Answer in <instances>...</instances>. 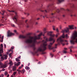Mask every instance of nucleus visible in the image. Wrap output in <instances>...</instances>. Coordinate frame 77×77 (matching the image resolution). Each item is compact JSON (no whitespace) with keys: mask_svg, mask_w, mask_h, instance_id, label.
Listing matches in <instances>:
<instances>
[{"mask_svg":"<svg viewBox=\"0 0 77 77\" xmlns=\"http://www.w3.org/2000/svg\"><path fill=\"white\" fill-rule=\"evenodd\" d=\"M52 32H48V35L49 36H50L51 37L48 39V38H46L45 41L43 40L42 41V42L43 45L42 46H41L39 47L38 50L35 48V44H39L40 42H38L36 41V39H40V36L42 35V32H41L39 35H38V37L36 36H35L34 37H33L29 36V38H26L25 40V42L26 44H28V47H33L34 50V53L36 54L37 56H38V53L39 51L42 52V54H45V52H44V51L47 49V43L48 41H53V43H51L50 45H48V48L49 49H53V52H54L56 51V50L54 48H57V44H56L55 45V47L52 48L51 46L53 44H54L55 42V40L52 37L54 36V35H52Z\"/></svg>","mask_w":77,"mask_h":77,"instance_id":"obj_1","label":"nucleus"},{"mask_svg":"<svg viewBox=\"0 0 77 77\" xmlns=\"http://www.w3.org/2000/svg\"><path fill=\"white\" fill-rule=\"evenodd\" d=\"M69 28H66V29L62 30V32L63 33L62 35L59 38L57 39V42L58 44L61 43V44H62L63 45H65V43H64V42H68V41H67V40H64L63 39V38H65V37H66V39H68V38H69V37L68 36V34H66V35H65V34H64V33H65V32H66V33L69 32V29H74V28H73V27H74V26L73 25L69 26ZM74 29H76L77 28L76 27H75Z\"/></svg>","mask_w":77,"mask_h":77,"instance_id":"obj_2","label":"nucleus"},{"mask_svg":"<svg viewBox=\"0 0 77 77\" xmlns=\"http://www.w3.org/2000/svg\"><path fill=\"white\" fill-rule=\"evenodd\" d=\"M71 38L72 39L70 41L71 44H74L75 42L77 43V32L75 31L72 34Z\"/></svg>","mask_w":77,"mask_h":77,"instance_id":"obj_3","label":"nucleus"},{"mask_svg":"<svg viewBox=\"0 0 77 77\" xmlns=\"http://www.w3.org/2000/svg\"><path fill=\"white\" fill-rule=\"evenodd\" d=\"M50 7H52V9H54V8H56V7H55L54 5V4L53 3H52L51 4H50L48 6V8L47 10H42L41 9H40L39 10L41 12H43V13H47V12H49L50 11V8H50Z\"/></svg>","mask_w":77,"mask_h":77,"instance_id":"obj_4","label":"nucleus"},{"mask_svg":"<svg viewBox=\"0 0 77 77\" xmlns=\"http://www.w3.org/2000/svg\"><path fill=\"white\" fill-rule=\"evenodd\" d=\"M15 15L14 16V17L13 18V20L15 22L16 24H18L19 25H22V23L19 21H18V20H17V18H18V15H17V12H15Z\"/></svg>","mask_w":77,"mask_h":77,"instance_id":"obj_5","label":"nucleus"},{"mask_svg":"<svg viewBox=\"0 0 77 77\" xmlns=\"http://www.w3.org/2000/svg\"><path fill=\"white\" fill-rule=\"evenodd\" d=\"M3 53V52L2 51L0 50V57H1V59H2L3 60H4V59H7V58H8V56L6 55H4L3 56L2 53Z\"/></svg>","mask_w":77,"mask_h":77,"instance_id":"obj_6","label":"nucleus"},{"mask_svg":"<svg viewBox=\"0 0 77 77\" xmlns=\"http://www.w3.org/2000/svg\"><path fill=\"white\" fill-rule=\"evenodd\" d=\"M7 65H8V61H6L5 62V64H3L2 63V65H0V68H5L7 67Z\"/></svg>","mask_w":77,"mask_h":77,"instance_id":"obj_7","label":"nucleus"},{"mask_svg":"<svg viewBox=\"0 0 77 77\" xmlns=\"http://www.w3.org/2000/svg\"><path fill=\"white\" fill-rule=\"evenodd\" d=\"M14 35V33H12L11 32L10 30L8 31V34H7L8 37H9L10 36H12V35Z\"/></svg>","mask_w":77,"mask_h":77,"instance_id":"obj_8","label":"nucleus"},{"mask_svg":"<svg viewBox=\"0 0 77 77\" xmlns=\"http://www.w3.org/2000/svg\"><path fill=\"white\" fill-rule=\"evenodd\" d=\"M3 44H1V47H0V50L3 52Z\"/></svg>","mask_w":77,"mask_h":77,"instance_id":"obj_9","label":"nucleus"},{"mask_svg":"<svg viewBox=\"0 0 77 77\" xmlns=\"http://www.w3.org/2000/svg\"><path fill=\"white\" fill-rule=\"evenodd\" d=\"M19 38H22L23 39H24V38H26V36H24L23 35H20L19 36Z\"/></svg>","mask_w":77,"mask_h":77,"instance_id":"obj_10","label":"nucleus"},{"mask_svg":"<svg viewBox=\"0 0 77 77\" xmlns=\"http://www.w3.org/2000/svg\"><path fill=\"white\" fill-rule=\"evenodd\" d=\"M64 0H58L57 3V4H59V3H62V2H64Z\"/></svg>","mask_w":77,"mask_h":77,"instance_id":"obj_11","label":"nucleus"},{"mask_svg":"<svg viewBox=\"0 0 77 77\" xmlns=\"http://www.w3.org/2000/svg\"><path fill=\"white\" fill-rule=\"evenodd\" d=\"M8 64L10 65H14V63H12V61L11 60H10L9 63H8Z\"/></svg>","mask_w":77,"mask_h":77,"instance_id":"obj_12","label":"nucleus"},{"mask_svg":"<svg viewBox=\"0 0 77 77\" xmlns=\"http://www.w3.org/2000/svg\"><path fill=\"white\" fill-rule=\"evenodd\" d=\"M16 69H17V67L16 66H14L13 67L12 70L13 71H16Z\"/></svg>","mask_w":77,"mask_h":77,"instance_id":"obj_13","label":"nucleus"},{"mask_svg":"<svg viewBox=\"0 0 77 77\" xmlns=\"http://www.w3.org/2000/svg\"><path fill=\"white\" fill-rule=\"evenodd\" d=\"M17 71H18V74H19V75H20L21 72H22V71H21V70H20L18 69L17 70Z\"/></svg>","mask_w":77,"mask_h":77,"instance_id":"obj_14","label":"nucleus"},{"mask_svg":"<svg viewBox=\"0 0 77 77\" xmlns=\"http://www.w3.org/2000/svg\"><path fill=\"white\" fill-rule=\"evenodd\" d=\"M4 38V35H2V37L1 41L0 39V42H3V39Z\"/></svg>","mask_w":77,"mask_h":77,"instance_id":"obj_15","label":"nucleus"},{"mask_svg":"<svg viewBox=\"0 0 77 77\" xmlns=\"http://www.w3.org/2000/svg\"><path fill=\"white\" fill-rule=\"evenodd\" d=\"M20 64L21 62H20V61H18V63L16 64V66H18L19 65H20Z\"/></svg>","mask_w":77,"mask_h":77,"instance_id":"obj_16","label":"nucleus"},{"mask_svg":"<svg viewBox=\"0 0 77 77\" xmlns=\"http://www.w3.org/2000/svg\"><path fill=\"white\" fill-rule=\"evenodd\" d=\"M21 71H22L21 73H22V74H23L24 73V72H25V70L24 69H23L21 70Z\"/></svg>","mask_w":77,"mask_h":77,"instance_id":"obj_17","label":"nucleus"},{"mask_svg":"<svg viewBox=\"0 0 77 77\" xmlns=\"http://www.w3.org/2000/svg\"><path fill=\"white\" fill-rule=\"evenodd\" d=\"M27 20H26L25 21V23H26V27H29V25L28 24V23H27Z\"/></svg>","mask_w":77,"mask_h":77,"instance_id":"obj_18","label":"nucleus"},{"mask_svg":"<svg viewBox=\"0 0 77 77\" xmlns=\"http://www.w3.org/2000/svg\"><path fill=\"white\" fill-rule=\"evenodd\" d=\"M25 68V69H27V70H29V69H30V67L27 66H26Z\"/></svg>","mask_w":77,"mask_h":77,"instance_id":"obj_19","label":"nucleus"},{"mask_svg":"<svg viewBox=\"0 0 77 77\" xmlns=\"http://www.w3.org/2000/svg\"><path fill=\"white\" fill-rule=\"evenodd\" d=\"M70 15L71 17H76V15H75V14H70Z\"/></svg>","mask_w":77,"mask_h":77,"instance_id":"obj_20","label":"nucleus"},{"mask_svg":"<svg viewBox=\"0 0 77 77\" xmlns=\"http://www.w3.org/2000/svg\"><path fill=\"white\" fill-rule=\"evenodd\" d=\"M71 48H73V47L72 46H71L70 47V53H72V49H71Z\"/></svg>","mask_w":77,"mask_h":77,"instance_id":"obj_21","label":"nucleus"},{"mask_svg":"<svg viewBox=\"0 0 77 77\" xmlns=\"http://www.w3.org/2000/svg\"><path fill=\"white\" fill-rule=\"evenodd\" d=\"M46 30H47V29H46V28H44V34H45L47 32V31H46Z\"/></svg>","mask_w":77,"mask_h":77,"instance_id":"obj_22","label":"nucleus"},{"mask_svg":"<svg viewBox=\"0 0 77 77\" xmlns=\"http://www.w3.org/2000/svg\"><path fill=\"white\" fill-rule=\"evenodd\" d=\"M8 72L7 71H5V75H8Z\"/></svg>","mask_w":77,"mask_h":77,"instance_id":"obj_23","label":"nucleus"},{"mask_svg":"<svg viewBox=\"0 0 77 77\" xmlns=\"http://www.w3.org/2000/svg\"><path fill=\"white\" fill-rule=\"evenodd\" d=\"M63 53H64L65 54H66V53H67V52L65 50H63Z\"/></svg>","mask_w":77,"mask_h":77,"instance_id":"obj_24","label":"nucleus"},{"mask_svg":"<svg viewBox=\"0 0 77 77\" xmlns=\"http://www.w3.org/2000/svg\"><path fill=\"white\" fill-rule=\"evenodd\" d=\"M56 12H57V13H59V12H60V10H59V9H57L56 10Z\"/></svg>","mask_w":77,"mask_h":77,"instance_id":"obj_25","label":"nucleus"},{"mask_svg":"<svg viewBox=\"0 0 77 77\" xmlns=\"http://www.w3.org/2000/svg\"><path fill=\"white\" fill-rule=\"evenodd\" d=\"M16 61H17V62H18V61H20V60H19V59H18V58H16Z\"/></svg>","mask_w":77,"mask_h":77,"instance_id":"obj_26","label":"nucleus"},{"mask_svg":"<svg viewBox=\"0 0 77 77\" xmlns=\"http://www.w3.org/2000/svg\"><path fill=\"white\" fill-rule=\"evenodd\" d=\"M11 25V26H12V27H16V26H15V25L14 24H12Z\"/></svg>","mask_w":77,"mask_h":77,"instance_id":"obj_27","label":"nucleus"},{"mask_svg":"<svg viewBox=\"0 0 77 77\" xmlns=\"http://www.w3.org/2000/svg\"><path fill=\"white\" fill-rule=\"evenodd\" d=\"M12 65H10L9 66V69H11V68H12Z\"/></svg>","mask_w":77,"mask_h":77,"instance_id":"obj_28","label":"nucleus"},{"mask_svg":"<svg viewBox=\"0 0 77 77\" xmlns=\"http://www.w3.org/2000/svg\"><path fill=\"white\" fill-rule=\"evenodd\" d=\"M17 74V72H13V75H15Z\"/></svg>","mask_w":77,"mask_h":77,"instance_id":"obj_29","label":"nucleus"},{"mask_svg":"<svg viewBox=\"0 0 77 77\" xmlns=\"http://www.w3.org/2000/svg\"><path fill=\"white\" fill-rule=\"evenodd\" d=\"M14 32L16 33V34H18V33H17V31L16 30H14Z\"/></svg>","mask_w":77,"mask_h":77,"instance_id":"obj_30","label":"nucleus"},{"mask_svg":"<svg viewBox=\"0 0 77 77\" xmlns=\"http://www.w3.org/2000/svg\"><path fill=\"white\" fill-rule=\"evenodd\" d=\"M4 48H6V44H4Z\"/></svg>","mask_w":77,"mask_h":77,"instance_id":"obj_31","label":"nucleus"},{"mask_svg":"<svg viewBox=\"0 0 77 77\" xmlns=\"http://www.w3.org/2000/svg\"><path fill=\"white\" fill-rule=\"evenodd\" d=\"M59 35V33H57V34L56 35V38H57V36H58V35Z\"/></svg>","mask_w":77,"mask_h":77,"instance_id":"obj_32","label":"nucleus"},{"mask_svg":"<svg viewBox=\"0 0 77 77\" xmlns=\"http://www.w3.org/2000/svg\"><path fill=\"white\" fill-rule=\"evenodd\" d=\"M9 12H15V11H10V10L8 11Z\"/></svg>","mask_w":77,"mask_h":77,"instance_id":"obj_33","label":"nucleus"},{"mask_svg":"<svg viewBox=\"0 0 77 77\" xmlns=\"http://www.w3.org/2000/svg\"><path fill=\"white\" fill-rule=\"evenodd\" d=\"M72 8H74V5L73 4H72Z\"/></svg>","mask_w":77,"mask_h":77,"instance_id":"obj_34","label":"nucleus"},{"mask_svg":"<svg viewBox=\"0 0 77 77\" xmlns=\"http://www.w3.org/2000/svg\"><path fill=\"white\" fill-rule=\"evenodd\" d=\"M2 70V71H5V69H4V68H3V69Z\"/></svg>","mask_w":77,"mask_h":77,"instance_id":"obj_35","label":"nucleus"},{"mask_svg":"<svg viewBox=\"0 0 77 77\" xmlns=\"http://www.w3.org/2000/svg\"><path fill=\"white\" fill-rule=\"evenodd\" d=\"M55 28V27L54 26H53V30H55V28Z\"/></svg>","mask_w":77,"mask_h":77,"instance_id":"obj_36","label":"nucleus"},{"mask_svg":"<svg viewBox=\"0 0 77 77\" xmlns=\"http://www.w3.org/2000/svg\"><path fill=\"white\" fill-rule=\"evenodd\" d=\"M22 67H21V66H20V67H19V68H18V69H21V68Z\"/></svg>","mask_w":77,"mask_h":77,"instance_id":"obj_37","label":"nucleus"},{"mask_svg":"<svg viewBox=\"0 0 77 77\" xmlns=\"http://www.w3.org/2000/svg\"><path fill=\"white\" fill-rule=\"evenodd\" d=\"M11 49L12 50H14V47H12L11 48Z\"/></svg>","mask_w":77,"mask_h":77,"instance_id":"obj_38","label":"nucleus"},{"mask_svg":"<svg viewBox=\"0 0 77 77\" xmlns=\"http://www.w3.org/2000/svg\"><path fill=\"white\" fill-rule=\"evenodd\" d=\"M2 65V63L1 62V61L0 60V65Z\"/></svg>","mask_w":77,"mask_h":77,"instance_id":"obj_39","label":"nucleus"},{"mask_svg":"<svg viewBox=\"0 0 77 77\" xmlns=\"http://www.w3.org/2000/svg\"><path fill=\"white\" fill-rule=\"evenodd\" d=\"M24 14H27V15H28V16L29 15V13H25Z\"/></svg>","mask_w":77,"mask_h":77,"instance_id":"obj_40","label":"nucleus"},{"mask_svg":"<svg viewBox=\"0 0 77 77\" xmlns=\"http://www.w3.org/2000/svg\"><path fill=\"white\" fill-rule=\"evenodd\" d=\"M17 58L20 59L21 58V56H20V57H17Z\"/></svg>","mask_w":77,"mask_h":77,"instance_id":"obj_41","label":"nucleus"},{"mask_svg":"<svg viewBox=\"0 0 77 77\" xmlns=\"http://www.w3.org/2000/svg\"><path fill=\"white\" fill-rule=\"evenodd\" d=\"M1 77H4V75H3V74H2V75H1Z\"/></svg>","mask_w":77,"mask_h":77,"instance_id":"obj_42","label":"nucleus"},{"mask_svg":"<svg viewBox=\"0 0 77 77\" xmlns=\"http://www.w3.org/2000/svg\"><path fill=\"white\" fill-rule=\"evenodd\" d=\"M47 17V16L46 15H45L44 16H43V17L44 18L45 17Z\"/></svg>","mask_w":77,"mask_h":77,"instance_id":"obj_43","label":"nucleus"},{"mask_svg":"<svg viewBox=\"0 0 77 77\" xmlns=\"http://www.w3.org/2000/svg\"><path fill=\"white\" fill-rule=\"evenodd\" d=\"M12 54V53H10V54H9V56H11V55Z\"/></svg>","mask_w":77,"mask_h":77,"instance_id":"obj_44","label":"nucleus"},{"mask_svg":"<svg viewBox=\"0 0 77 77\" xmlns=\"http://www.w3.org/2000/svg\"><path fill=\"white\" fill-rule=\"evenodd\" d=\"M56 31L57 32H59V30H58V29H56Z\"/></svg>","mask_w":77,"mask_h":77,"instance_id":"obj_45","label":"nucleus"},{"mask_svg":"<svg viewBox=\"0 0 77 77\" xmlns=\"http://www.w3.org/2000/svg\"><path fill=\"white\" fill-rule=\"evenodd\" d=\"M50 55H51V56L52 57H53V54H51Z\"/></svg>","mask_w":77,"mask_h":77,"instance_id":"obj_46","label":"nucleus"},{"mask_svg":"<svg viewBox=\"0 0 77 77\" xmlns=\"http://www.w3.org/2000/svg\"><path fill=\"white\" fill-rule=\"evenodd\" d=\"M3 13H4V14H5V10H3V11H2Z\"/></svg>","mask_w":77,"mask_h":77,"instance_id":"obj_47","label":"nucleus"},{"mask_svg":"<svg viewBox=\"0 0 77 77\" xmlns=\"http://www.w3.org/2000/svg\"><path fill=\"white\" fill-rule=\"evenodd\" d=\"M51 15L52 16L54 15V13H52L51 14Z\"/></svg>","mask_w":77,"mask_h":77,"instance_id":"obj_48","label":"nucleus"},{"mask_svg":"<svg viewBox=\"0 0 77 77\" xmlns=\"http://www.w3.org/2000/svg\"><path fill=\"white\" fill-rule=\"evenodd\" d=\"M64 50H67V49L66 48H64Z\"/></svg>","mask_w":77,"mask_h":77,"instance_id":"obj_49","label":"nucleus"},{"mask_svg":"<svg viewBox=\"0 0 77 77\" xmlns=\"http://www.w3.org/2000/svg\"><path fill=\"white\" fill-rule=\"evenodd\" d=\"M38 64H41V62H39L38 63Z\"/></svg>","mask_w":77,"mask_h":77,"instance_id":"obj_50","label":"nucleus"},{"mask_svg":"<svg viewBox=\"0 0 77 77\" xmlns=\"http://www.w3.org/2000/svg\"><path fill=\"white\" fill-rule=\"evenodd\" d=\"M75 57H77V55L75 54Z\"/></svg>","mask_w":77,"mask_h":77,"instance_id":"obj_51","label":"nucleus"},{"mask_svg":"<svg viewBox=\"0 0 77 77\" xmlns=\"http://www.w3.org/2000/svg\"><path fill=\"white\" fill-rule=\"evenodd\" d=\"M0 38H2V35H0Z\"/></svg>","mask_w":77,"mask_h":77,"instance_id":"obj_52","label":"nucleus"},{"mask_svg":"<svg viewBox=\"0 0 77 77\" xmlns=\"http://www.w3.org/2000/svg\"><path fill=\"white\" fill-rule=\"evenodd\" d=\"M9 77V74H8L7 77Z\"/></svg>","mask_w":77,"mask_h":77,"instance_id":"obj_53","label":"nucleus"},{"mask_svg":"<svg viewBox=\"0 0 77 77\" xmlns=\"http://www.w3.org/2000/svg\"><path fill=\"white\" fill-rule=\"evenodd\" d=\"M67 11H70V10H69L68 9H67Z\"/></svg>","mask_w":77,"mask_h":77,"instance_id":"obj_54","label":"nucleus"},{"mask_svg":"<svg viewBox=\"0 0 77 77\" xmlns=\"http://www.w3.org/2000/svg\"><path fill=\"white\" fill-rule=\"evenodd\" d=\"M12 75H13V76H14V77H15V75H13V74Z\"/></svg>","mask_w":77,"mask_h":77,"instance_id":"obj_55","label":"nucleus"},{"mask_svg":"<svg viewBox=\"0 0 77 77\" xmlns=\"http://www.w3.org/2000/svg\"><path fill=\"white\" fill-rule=\"evenodd\" d=\"M21 67L22 68L23 67V64H22L21 65Z\"/></svg>","mask_w":77,"mask_h":77,"instance_id":"obj_56","label":"nucleus"},{"mask_svg":"<svg viewBox=\"0 0 77 77\" xmlns=\"http://www.w3.org/2000/svg\"><path fill=\"white\" fill-rule=\"evenodd\" d=\"M11 50H12L10 49V50L8 51H9V52H10V51H11Z\"/></svg>","mask_w":77,"mask_h":77,"instance_id":"obj_57","label":"nucleus"},{"mask_svg":"<svg viewBox=\"0 0 77 77\" xmlns=\"http://www.w3.org/2000/svg\"><path fill=\"white\" fill-rule=\"evenodd\" d=\"M38 22H36L35 23V25H37L38 24Z\"/></svg>","mask_w":77,"mask_h":77,"instance_id":"obj_58","label":"nucleus"},{"mask_svg":"<svg viewBox=\"0 0 77 77\" xmlns=\"http://www.w3.org/2000/svg\"><path fill=\"white\" fill-rule=\"evenodd\" d=\"M39 19H40L39 18H38L37 19V20H39Z\"/></svg>","mask_w":77,"mask_h":77,"instance_id":"obj_59","label":"nucleus"},{"mask_svg":"<svg viewBox=\"0 0 77 77\" xmlns=\"http://www.w3.org/2000/svg\"><path fill=\"white\" fill-rule=\"evenodd\" d=\"M63 17H65V15H63Z\"/></svg>","mask_w":77,"mask_h":77,"instance_id":"obj_60","label":"nucleus"},{"mask_svg":"<svg viewBox=\"0 0 77 77\" xmlns=\"http://www.w3.org/2000/svg\"><path fill=\"white\" fill-rule=\"evenodd\" d=\"M29 65H30V63H28V66H29Z\"/></svg>","mask_w":77,"mask_h":77,"instance_id":"obj_61","label":"nucleus"},{"mask_svg":"<svg viewBox=\"0 0 77 77\" xmlns=\"http://www.w3.org/2000/svg\"><path fill=\"white\" fill-rule=\"evenodd\" d=\"M4 14H5V13H3L2 14V15H4Z\"/></svg>","mask_w":77,"mask_h":77,"instance_id":"obj_62","label":"nucleus"},{"mask_svg":"<svg viewBox=\"0 0 77 77\" xmlns=\"http://www.w3.org/2000/svg\"><path fill=\"white\" fill-rule=\"evenodd\" d=\"M11 77H13V75H11Z\"/></svg>","mask_w":77,"mask_h":77,"instance_id":"obj_63","label":"nucleus"},{"mask_svg":"<svg viewBox=\"0 0 77 77\" xmlns=\"http://www.w3.org/2000/svg\"><path fill=\"white\" fill-rule=\"evenodd\" d=\"M6 53H7V54H8V52H7Z\"/></svg>","mask_w":77,"mask_h":77,"instance_id":"obj_64","label":"nucleus"}]
</instances>
